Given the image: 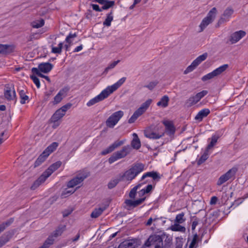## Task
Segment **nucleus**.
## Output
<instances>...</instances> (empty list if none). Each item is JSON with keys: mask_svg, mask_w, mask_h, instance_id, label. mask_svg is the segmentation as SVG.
Here are the masks:
<instances>
[{"mask_svg": "<svg viewBox=\"0 0 248 248\" xmlns=\"http://www.w3.org/2000/svg\"><path fill=\"white\" fill-rule=\"evenodd\" d=\"M53 65L49 62H43L41 63L38 65L37 68L40 72L44 73H47L49 72L53 68Z\"/></svg>", "mask_w": 248, "mask_h": 248, "instance_id": "obj_20", "label": "nucleus"}, {"mask_svg": "<svg viewBox=\"0 0 248 248\" xmlns=\"http://www.w3.org/2000/svg\"><path fill=\"white\" fill-rule=\"evenodd\" d=\"M119 62L120 61L118 60L117 61H114L109 64L108 66L105 68L104 73H107L109 70L114 68L115 66L118 63V62Z\"/></svg>", "mask_w": 248, "mask_h": 248, "instance_id": "obj_53", "label": "nucleus"}, {"mask_svg": "<svg viewBox=\"0 0 248 248\" xmlns=\"http://www.w3.org/2000/svg\"><path fill=\"white\" fill-rule=\"evenodd\" d=\"M53 90H50L48 92H47L45 93V96L44 97V100L45 101H47L48 100L49 97L52 95V94Z\"/></svg>", "mask_w": 248, "mask_h": 248, "instance_id": "obj_62", "label": "nucleus"}, {"mask_svg": "<svg viewBox=\"0 0 248 248\" xmlns=\"http://www.w3.org/2000/svg\"><path fill=\"white\" fill-rule=\"evenodd\" d=\"M197 241H198V236H197V234H196L193 237L192 240L189 245V248H194L195 246L197 243Z\"/></svg>", "mask_w": 248, "mask_h": 248, "instance_id": "obj_59", "label": "nucleus"}, {"mask_svg": "<svg viewBox=\"0 0 248 248\" xmlns=\"http://www.w3.org/2000/svg\"><path fill=\"white\" fill-rule=\"evenodd\" d=\"M93 9L97 12H101L102 9L100 8L99 6L97 4H92L91 5Z\"/></svg>", "mask_w": 248, "mask_h": 248, "instance_id": "obj_63", "label": "nucleus"}, {"mask_svg": "<svg viewBox=\"0 0 248 248\" xmlns=\"http://www.w3.org/2000/svg\"><path fill=\"white\" fill-rule=\"evenodd\" d=\"M124 115L122 110L116 111L110 116L106 121V125L109 128H113Z\"/></svg>", "mask_w": 248, "mask_h": 248, "instance_id": "obj_5", "label": "nucleus"}, {"mask_svg": "<svg viewBox=\"0 0 248 248\" xmlns=\"http://www.w3.org/2000/svg\"><path fill=\"white\" fill-rule=\"evenodd\" d=\"M217 14V9L216 7H213L208 13L206 18L213 22Z\"/></svg>", "mask_w": 248, "mask_h": 248, "instance_id": "obj_36", "label": "nucleus"}, {"mask_svg": "<svg viewBox=\"0 0 248 248\" xmlns=\"http://www.w3.org/2000/svg\"><path fill=\"white\" fill-rule=\"evenodd\" d=\"M152 102V100L149 99L142 103L140 107L134 112L133 114L128 120V123L130 124L133 123L139 117L141 116L146 111L147 108L149 107Z\"/></svg>", "mask_w": 248, "mask_h": 248, "instance_id": "obj_3", "label": "nucleus"}, {"mask_svg": "<svg viewBox=\"0 0 248 248\" xmlns=\"http://www.w3.org/2000/svg\"><path fill=\"white\" fill-rule=\"evenodd\" d=\"M136 246L135 243L128 240L121 243L118 248H136Z\"/></svg>", "mask_w": 248, "mask_h": 248, "instance_id": "obj_28", "label": "nucleus"}, {"mask_svg": "<svg viewBox=\"0 0 248 248\" xmlns=\"http://www.w3.org/2000/svg\"><path fill=\"white\" fill-rule=\"evenodd\" d=\"M65 230V226H59L55 231L53 232L52 235L53 237H57L60 236L63 231Z\"/></svg>", "mask_w": 248, "mask_h": 248, "instance_id": "obj_37", "label": "nucleus"}, {"mask_svg": "<svg viewBox=\"0 0 248 248\" xmlns=\"http://www.w3.org/2000/svg\"><path fill=\"white\" fill-rule=\"evenodd\" d=\"M45 22L43 19L34 21L31 23V26L34 28H39L44 25Z\"/></svg>", "mask_w": 248, "mask_h": 248, "instance_id": "obj_45", "label": "nucleus"}, {"mask_svg": "<svg viewBox=\"0 0 248 248\" xmlns=\"http://www.w3.org/2000/svg\"><path fill=\"white\" fill-rule=\"evenodd\" d=\"M228 67V64H224L218 68L216 69L211 73L207 74L202 77V80L203 81H206L207 80L212 79L216 77H217L220 75L222 73L225 71Z\"/></svg>", "mask_w": 248, "mask_h": 248, "instance_id": "obj_6", "label": "nucleus"}, {"mask_svg": "<svg viewBox=\"0 0 248 248\" xmlns=\"http://www.w3.org/2000/svg\"><path fill=\"white\" fill-rule=\"evenodd\" d=\"M131 150V148L129 145L124 146L120 151L116 152L115 153L119 159H121L126 156Z\"/></svg>", "mask_w": 248, "mask_h": 248, "instance_id": "obj_23", "label": "nucleus"}, {"mask_svg": "<svg viewBox=\"0 0 248 248\" xmlns=\"http://www.w3.org/2000/svg\"><path fill=\"white\" fill-rule=\"evenodd\" d=\"M212 22L213 21H212L211 20L205 17L202 19L199 26V27L200 28V31H202L207 27L208 25H209L210 23Z\"/></svg>", "mask_w": 248, "mask_h": 248, "instance_id": "obj_31", "label": "nucleus"}, {"mask_svg": "<svg viewBox=\"0 0 248 248\" xmlns=\"http://www.w3.org/2000/svg\"><path fill=\"white\" fill-rule=\"evenodd\" d=\"M70 88L68 87H64L61 89L58 94L54 97V101L52 102L53 105H56L61 102L63 97H64L67 93L69 91Z\"/></svg>", "mask_w": 248, "mask_h": 248, "instance_id": "obj_14", "label": "nucleus"}, {"mask_svg": "<svg viewBox=\"0 0 248 248\" xmlns=\"http://www.w3.org/2000/svg\"><path fill=\"white\" fill-rule=\"evenodd\" d=\"M233 12L234 10L232 8L228 7L226 8L218 19L217 23L216 25V27L218 28L220 25L225 22L229 21Z\"/></svg>", "mask_w": 248, "mask_h": 248, "instance_id": "obj_9", "label": "nucleus"}, {"mask_svg": "<svg viewBox=\"0 0 248 248\" xmlns=\"http://www.w3.org/2000/svg\"><path fill=\"white\" fill-rule=\"evenodd\" d=\"M158 84V81H153L150 82L148 85L144 86V87H146L149 89L150 90H152Z\"/></svg>", "mask_w": 248, "mask_h": 248, "instance_id": "obj_54", "label": "nucleus"}, {"mask_svg": "<svg viewBox=\"0 0 248 248\" xmlns=\"http://www.w3.org/2000/svg\"><path fill=\"white\" fill-rule=\"evenodd\" d=\"M49 155L44 151L39 156L34 163V167H38L44 162Z\"/></svg>", "mask_w": 248, "mask_h": 248, "instance_id": "obj_26", "label": "nucleus"}, {"mask_svg": "<svg viewBox=\"0 0 248 248\" xmlns=\"http://www.w3.org/2000/svg\"><path fill=\"white\" fill-rule=\"evenodd\" d=\"M72 106V104L70 103H68L59 109L64 114H65V112L69 109Z\"/></svg>", "mask_w": 248, "mask_h": 248, "instance_id": "obj_57", "label": "nucleus"}, {"mask_svg": "<svg viewBox=\"0 0 248 248\" xmlns=\"http://www.w3.org/2000/svg\"><path fill=\"white\" fill-rule=\"evenodd\" d=\"M62 165L61 161H57L52 164L45 172L43 174L48 178L54 171L57 170Z\"/></svg>", "mask_w": 248, "mask_h": 248, "instance_id": "obj_19", "label": "nucleus"}, {"mask_svg": "<svg viewBox=\"0 0 248 248\" xmlns=\"http://www.w3.org/2000/svg\"><path fill=\"white\" fill-rule=\"evenodd\" d=\"M208 151H205V152L204 153V154L201 156L200 158L198 161V164L199 165L202 164L208 158Z\"/></svg>", "mask_w": 248, "mask_h": 248, "instance_id": "obj_48", "label": "nucleus"}, {"mask_svg": "<svg viewBox=\"0 0 248 248\" xmlns=\"http://www.w3.org/2000/svg\"><path fill=\"white\" fill-rule=\"evenodd\" d=\"M169 101V97L167 95H164L161 98L160 100L157 102V105L163 108H166L168 106Z\"/></svg>", "mask_w": 248, "mask_h": 248, "instance_id": "obj_32", "label": "nucleus"}, {"mask_svg": "<svg viewBox=\"0 0 248 248\" xmlns=\"http://www.w3.org/2000/svg\"><path fill=\"white\" fill-rule=\"evenodd\" d=\"M124 142L122 140L121 141H116L112 144L110 145L108 148L104 150L101 152V155H106L112 151H113L116 148L121 146L124 144Z\"/></svg>", "mask_w": 248, "mask_h": 248, "instance_id": "obj_17", "label": "nucleus"}, {"mask_svg": "<svg viewBox=\"0 0 248 248\" xmlns=\"http://www.w3.org/2000/svg\"><path fill=\"white\" fill-rule=\"evenodd\" d=\"M210 111L209 109L204 108L198 112V113L195 116V119L199 121H202V119L204 117H206L210 113Z\"/></svg>", "mask_w": 248, "mask_h": 248, "instance_id": "obj_24", "label": "nucleus"}, {"mask_svg": "<svg viewBox=\"0 0 248 248\" xmlns=\"http://www.w3.org/2000/svg\"><path fill=\"white\" fill-rule=\"evenodd\" d=\"M72 212V210H66L62 212L63 217H68Z\"/></svg>", "mask_w": 248, "mask_h": 248, "instance_id": "obj_64", "label": "nucleus"}, {"mask_svg": "<svg viewBox=\"0 0 248 248\" xmlns=\"http://www.w3.org/2000/svg\"><path fill=\"white\" fill-rule=\"evenodd\" d=\"M120 175L119 178H115L110 180L108 184V187L109 189H112L115 187L119 182L122 181Z\"/></svg>", "mask_w": 248, "mask_h": 248, "instance_id": "obj_38", "label": "nucleus"}, {"mask_svg": "<svg viewBox=\"0 0 248 248\" xmlns=\"http://www.w3.org/2000/svg\"><path fill=\"white\" fill-rule=\"evenodd\" d=\"M63 46V43H60L58 45V46L55 47L52 46V51L51 52L53 53L60 54L62 52V49Z\"/></svg>", "mask_w": 248, "mask_h": 248, "instance_id": "obj_47", "label": "nucleus"}, {"mask_svg": "<svg viewBox=\"0 0 248 248\" xmlns=\"http://www.w3.org/2000/svg\"><path fill=\"white\" fill-rule=\"evenodd\" d=\"M77 36V35L76 33H69V34L67 36L66 38L65 41L67 43L69 44H71L72 42V41L71 40V39L74 38Z\"/></svg>", "mask_w": 248, "mask_h": 248, "instance_id": "obj_58", "label": "nucleus"}, {"mask_svg": "<svg viewBox=\"0 0 248 248\" xmlns=\"http://www.w3.org/2000/svg\"><path fill=\"white\" fill-rule=\"evenodd\" d=\"M31 72L33 74L37 75L38 76L43 78H45L49 82H50L49 78L48 76H45V75H44L43 74H42L41 72H40V71L37 68H35V67L32 68L31 69Z\"/></svg>", "mask_w": 248, "mask_h": 248, "instance_id": "obj_40", "label": "nucleus"}, {"mask_svg": "<svg viewBox=\"0 0 248 248\" xmlns=\"http://www.w3.org/2000/svg\"><path fill=\"white\" fill-rule=\"evenodd\" d=\"M31 78L33 80L37 87L39 88L40 86V81L39 78L35 76L32 75L30 76Z\"/></svg>", "mask_w": 248, "mask_h": 248, "instance_id": "obj_55", "label": "nucleus"}, {"mask_svg": "<svg viewBox=\"0 0 248 248\" xmlns=\"http://www.w3.org/2000/svg\"><path fill=\"white\" fill-rule=\"evenodd\" d=\"M144 169V165L140 163H136L132 165L131 168L125 171L123 175H120L122 180L131 181L134 179Z\"/></svg>", "mask_w": 248, "mask_h": 248, "instance_id": "obj_1", "label": "nucleus"}, {"mask_svg": "<svg viewBox=\"0 0 248 248\" xmlns=\"http://www.w3.org/2000/svg\"><path fill=\"white\" fill-rule=\"evenodd\" d=\"M54 241L53 236L51 235L49 236L45 242L46 243L48 244V245L51 246L53 244Z\"/></svg>", "mask_w": 248, "mask_h": 248, "instance_id": "obj_60", "label": "nucleus"}, {"mask_svg": "<svg viewBox=\"0 0 248 248\" xmlns=\"http://www.w3.org/2000/svg\"><path fill=\"white\" fill-rule=\"evenodd\" d=\"M12 51V47L8 45L0 44V53L7 54Z\"/></svg>", "mask_w": 248, "mask_h": 248, "instance_id": "obj_30", "label": "nucleus"}, {"mask_svg": "<svg viewBox=\"0 0 248 248\" xmlns=\"http://www.w3.org/2000/svg\"><path fill=\"white\" fill-rule=\"evenodd\" d=\"M164 135V133H157L151 130H146L144 132V136L151 139H158Z\"/></svg>", "mask_w": 248, "mask_h": 248, "instance_id": "obj_21", "label": "nucleus"}, {"mask_svg": "<svg viewBox=\"0 0 248 248\" xmlns=\"http://www.w3.org/2000/svg\"><path fill=\"white\" fill-rule=\"evenodd\" d=\"M113 17L112 16V12H110V13L108 14L107 16V18L103 22V25L104 26L109 27L111 25V22L113 20Z\"/></svg>", "mask_w": 248, "mask_h": 248, "instance_id": "obj_39", "label": "nucleus"}, {"mask_svg": "<svg viewBox=\"0 0 248 248\" xmlns=\"http://www.w3.org/2000/svg\"><path fill=\"white\" fill-rule=\"evenodd\" d=\"M237 171V168L236 167H233L231 169L229 170L226 173L221 175L218 179L217 185L220 186L228 180L233 178Z\"/></svg>", "mask_w": 248, "mask_h": 248, "instance_id": "obj_8", "label": "nucleus"}, {"mask_svg": "<svg viewBox=\"0 0 248 248\" xmlns=\"http://www.w3.org/2000/svg\"><path fill=\"white\" fill-rule=\"evenodd\" d=\"M12 234L10 232H7L0 237L5 244L10 240Z\"/></svg>", "mask_w": 248, "mask_h": 248, "instance_id": "obj_52", "label": "nucleus"}, {"mask_svg": "<svg viewBox=\"0 0 248 248\" xmlns=\"http://www.w3.org/2000/svg\"><path fill=\"white\" fill-rule=\"evenodd\" d=\"M12 234L10 232H7L0 237L5 244L10 240Z\"/></svg>", "mask_w": 248, "mask_h": 248, "instance_id": "obj_51", "label": "nucleus"}, {"mask_svg": "<svg viewBox=\"0 0 248 248\" xmlns=\"http://www.w3.org/2000/svg\"><path fill=\"white\" fill-rule=\"evenodd\" d=\"M119 159L115 153H114L108 159L109 164H112L116 160Z\"/></svg>", "mask_w": 248, "mask_h": 248, "instance_id": "obj_56", "label": "nucleus"}, {"mask_svg": "<svg viewBox=\"0 0 248 248\" xmlns=\"http://www.w3.org/2000/svg\"><path fill=\"white\" fill-rule=\"evenodd\" d=\"M132 147L136 149H139L140 146V141L139 138H134L131 142Z\"/></svg>", "mask_w": 248, "mask_h": 248, "instance_id": "obj_44", "label": "nucleus"}, {"mask_svg": "<svg viewBox=\"0 0 248 248\" xmlns=\"http://www.w3.org/2000/svg\"><path fill=\"white\" fill-rule=\"evenodd\" d=\"M4 95L8 100H14L16 97V92L13 85L7 84L5 85Z\"/></svg>", "mask_w": 248, "mask_h": 248, "instance_id": "obj_12", "label": "nucleus"}, {"mask_svg": "<svg viewBox=\"0 0 248 248\" xmlns=\"http://www.w3.org/2000/svg\"><path fill=\"white\" fill-rule=\"evenodd\" d=\"M114 1H105V3L103 4L104 5L102 7V9L107 10L111 7H112L114 5Z\"/></svg>", "mask_w": 248, "mask_h": 248, "instance_id": "obj_50", "label": "nucleus"}, {"mask_svg": "<svg viewBox=\"0 0 248 248\" xmlns=\"http://www.w3.org/2000/svg\"><path fill=\"white\" fill-rule=\"evenodd\" d=\"M146 199V197L140 198L137 200L132 201L131 200H126L124 203L128 207V209H130L131 207H136L138 205L141 204Z\"/></svg>", "mask_w": 248, "mask_h": 248, "instance_id": "obj_18", "label": "nucleus"}, {"mask_svg": "<svg viewBox=\"0 0 248 248\" xmlns=\"http://www.w3.org/2000/svg\"><path fill=\"white\" fill-rule=\"evenodd\" d=\"M165 237V234H164L161 235L157 234L152 235L148 238L145 245L147 247L155 245V248H163V240Z\"/></svg>", "mask_w": 248, "mask_h": 248, "instance_id": "obj_2", "label": "nucleus"}, {"mask_svg": "<svg viewBox=\"0 0 248 248\" xmlns=\"http://www.w3.org/2000/svg\"><path fill=\"white\" fill-rule=\"evenodd\" d=\"M105 210V207L103 208H99L97 209H95L91 213V217L92 218H97L99 216H100L103 213V212Z\"/></svg>", "mask_w": 248, "mask_h": 248, "instance_id": "obj_34", "label": "nucleus"}, {"mask_svg": "<svg viewBox=\"0 0 248 248\" xmlns=\"http://www.w3.org/2000/svg\"><path fill=\"white\" fill-rule=\"evenodd\" d=\"M20 97L21 98L20 103L22 104H24L26 103V101L28 100V96L26 95L25 91L23 90L19 91V92Z\"/></svg>", "mask_w": 248, "mask_h": 248, "instance_id": "obj_43", "label": "nucleus"}, {"mask_svg": "<svg viewBox=\"0 0 248 248\" xmlns=\"http://www.w3.org/2000/svg\"><path fill=\"white\" fill-rule=\"evenodd\" d=\"M208 92L203 90L200 93H197L195 95L191 96L186 101V104L188 107L192 106L198 103L202 97L206 95Z\"/></svg>", "mask_w": 248, "mask_h": 248, "instance_id": "obj_10", "label": "nucleus"}, {"mask_svg": "<svg viewBox=\"0 0 248 248\" xmlns=\"http://www.w3.org/2000/svg\"><path fill=\"white\" fill-rule=\"evenodd\" d=\"M131 150V148L129 145L124 146L120 151L116 152L115 153L119 159H121L126 156Z\"/></svg>", "mask_w": 248, "mask_h": 248, "instance_id": "obj_22", "label": "nucleus"}, {"mask_svg": "<svg viewBox=\"0 0 248 248\" xmlns=\"http://www.w3.org/2000/svg\"><path fill=\"white\" fill-rule=\"evenodd\" d=\"M184 213H181L177 215L176 217L175 221L177 223H182L185 221V219L184 218Z\"/></svg>", "mask_w": 248, "mask_h": 248, "instance_id": "obj_49", "label": "nucleus"}, {"mask_svg": "<svg viewBox=\"0 0 248 248\" xmlns=\"http://www.w3.org/2000/svg\"><path fill=\"white\" fill-rule=\"evenodd\" d=\"M14 221V218H10L6 221L0 224V233L2 232L7 227L11 225Z\"/></svg>", "mask_w": 248, "mask_h": 248, "instance_id": "obj_33", "label": "nucleus"}, {"mask_svg": "<svg viewBox=\"0 0 248 248\" xmlns=\"http://www.w3.org/2000/svg\"><path fill=\"white\" fill-rule=\"evenodd\" d=\"M90 175V172L86 170L80 171L77 176L70 180L67 184L68 188H73L82 182Z\"/></svg>", "mask_w": 248, "mask_h": 248, "instance_id": "obj_4", "label": "nucleus"}, {"mask_svg": "<svg viewBox=\"0 0 248 248\" xmlns=\"http://www.w3.org/2000/svg\"><path fill=\"white\" fill-rule=\"evenodd\" d=\"M218 138L216 136H213L211 138V141L206 148V151L211 149L217 142Z\"/></svg>", "mask_w": 248, "mask_h": 248, "instance_id": "obj_46", "label": "nucleus"}, {"mask_svg": "<svg viewBox=\"0 0 248 248\" xmlns=\"http://www.w3.org/2000/svg\"><path fill=\"white\" fill-rule=\"evenodd\" d=\"M59 143L57 142H52L49 145L44 151L49 155L51 153L53 152L58 147Z\"/></svg>", "mask_w": 248, "mask_h": 248, "instance_id": "obj_29", "label": "nucleus"}, {"mask_svg": "<svg viewBox=\"0 0 248 248\" xmlns=\"http://www.w3.org/2000/svg\"><path fill=\"white\" fill-rule=\"evenodd\" d=\"M142 189L145 191V193L147 194L150 192L152 190L153 186L152 185H148L146 186V188H143Z\"/></svg>", "mask_w": 248, "mask_h": 248, "instance_id": "obj_61", "label": "nucleus"}, {"mask_svg": "<svg viewBox=\"0 0 248 248\" xmlns=\"http://www.w3.org/2000/svg\"><path fill=\"white\" fill-rule=\"evenodd\" d=\"M246 33L244 31H239L232 33L229 39L231 44H233L238 42L241 39L244 37Z\"/></svg>", "mask_w": 248, "mask_h": 248, "instance_id": "obj_13", "label": "nucleus"}, {"mask_svg": "<svg viewBox=\"0 0 248 248\" xmlns=\"http://www.w3.org/2000/svg\"><path fill=\"white\" fill-rule=\"evenodd\" d=\"M65 114L61 112V111L58 109L56 111L54 114L51 117V120L52 122L55 123L58 122L60 119H61Z\"/></svg>", "mask_w": 248, "mask_h": 248, "instance_id": "obj_27", "label": "nucleus"}, {"mask_svg": "<svg viewBox=\"0 0 248 248\" xmlns=\"http://www.w3.org/2000/svg\"><path fill=\"white\" fill-rule=\"evenodd\" d=\"M208 56L207 53H204L203 54L198 57L191 65L188 66L184 71V74H187L193 71L202 61H204Z\"/></svg>", "mask_w": 248, "mask_h": 248, "instance_id": "obj_7", "label": "nucleus"}, {"mask_svg": "<svg viewBox=\"0 0 248 248\" xmlns=\"http://www.w3.org/2000/svg\"><path fill=\"white\" fill-rule=\"evenodd\" d=\"M126 78L123 77L120 79L117 82L114 83L111 86H108L106 90L108 91L109 94L112 93L113 92L117 90L120 86H121L124 83L125 81Z\"/></svg>", "mask_w": 248, "mask_h": 248, "instance_id": "obj_16", "label": "nucleus"}, {"mask_svg": "<svg viewBox=\"0 0 248 248\" xmlns=\"http://www.w3.org/2000/svg\"><path fill=\"white\" fill-rule=\"evenodd\" d=\"M162 123L165 126L166 133L170 136L173 135L175 132V128L172 121L164 120Z\"/></svg>", "mask_w": 248, "mask_h": 248, "instance_id": "obj_15", "label": "nucleus"}, {"mask_svg": "<svg viewBox=\"0 0 248 248\" xmlns=\"http://www.w3.org/2000/svg\"><path fill=\"white\" fill-rule=\"evenodd\" d=\"M141 186V184H139L136 186H134L130 191L129 196L131 199H135L137 190Z\"/></svg>", "mask_w": 248, "mask_h": 248, "instance_id": "obj_41", "label": "nucleus"}, {"mask_svg": "<svg viewBox=\"0 0 248 248\" xmlns=\"http://www.w3.org/2000/svg\"><path fill=\"white\" fill-rule=\"evenodd\" d=\"M147 177H152L155 180L158 178H159V177L157 173L153 171L148 172L144 174L141 177V180H144L145 178H146Z\"/></svg>", "mask_w": 248, "mask_h": 248, "instance_id": "obj_35", "label": "nucleus"}, {"mask_svg": "<svg viewBox=\"0 0 248 248\" xmlns=\"http://www.w3.org/2000/svg\"><path fill=\"white\" fill-rule=\"evenodd\" d=\"M47 177L43 173L37 180H36L33 184L31 188L32 190H34L37 188L41 184L44 183Z\"/></svg>", "mask_w": 248, "mask_h": 248, "instance_id": "obj_25", "label": "nucleus"}, {"mask_svg": "<svg viewBox=\"0 0 248 248\" xmlns=\"http://www.w3.org/2000/svg\"><path fill=\"white\" fill-rule=\"evenodd\" d=\"M171 230L173 231H178L184 232L186 231V228L179 224H174L171 226Z\"/></svg>", "mask_w": 248, "mask_h": 248, "instance_id": "obj_42", "label": "nucleus"}, {"mask_svg": "<svg viewBox=\"0 0 248 248\" xmlns=\"http://www.w3.org/2000/svg\"><path fill=\"white\" fill-rule=\"evenodd\" d=\"M109 95V94L108 92V91L105 89L103 90L99 94L91 99L87 103V106L88 107H91L95 104L96 103L103 100L105 98H107Z\"/></svg>", "mask_w": 248, "mask_h": 248, "instance_id": "obj_11", "label": "nucleus"}]
</instances>
